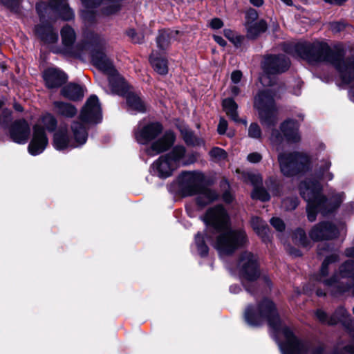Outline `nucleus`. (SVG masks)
<instances>
[{
	"instance_id": "f257e3e1",
	"label": "nucleus",
	"mask_w": 354,
	"mask_h": 354,
	"mask_svg": "<svg viewBox=\"0 0 354 354\" xmlns=\"http://www.w3.org/2000/svg\"><path fill=\"white\" fill-rule=\"evenodd\" d=\"M60 35L62 44L61 53L75 57H80L86 52L90 53L93 64L108 77L109 91L106 92L120 95L127 93L126 82L104 54L106 42L102 38L95 35L89 41L75 44V32L69 26H64L60 31Z\"/></svg>"
},
{
	"instance_id": "f03ea898",
	"label": "nucleus",
	"mask_w": 354,
	"mask_h": 354,
	"mask_svg": "<svg viewBox=\"0 0 354 354\" xmlns=\"http://www.w3.org/2000/svg\"><path fill=\"white\" fill-rule=\"evenodd\" d=\"M245 322L250 326H257L267 321L275 336L281 335L284 341L279 342L283 354H306L310 345L298 339L292 331L286 326H282L280 319L272 301L264 299L256 308L248 306L245 311Z\"/></svg>"
},
{
	"instance_id": "7ed1b4c3",
	"label": "nucleus",
	"mask_w": 354,
	"mask_h": 354,
	"mask_svg": "<svg viewBox=\"0 0 354 354\" xmlns=\"http://www.w3.org/2000/svg\"><path fill=\"white\" fill-rule=\"evenodd\" d=\"M295 48L299 57L309 62H326L335 66L343 83L350 86V98L354 102V59H344L342 52L331 49L322 41L299 42Z\"/></svg>"
},
{
	"instance_id": "20e7f679",
	"label": "nucleus",
	"mask_w": 354,
	"mask_h": 354,
	"mask_svg": "<svg viewBox=\"0 0 354 354\" xmlns=\"http://www.w3.org/2000/svg\"><path fill=\"white\" fill-rule=\"evenodd\" d=\"M203 221L207 225L219 232L212 245L220 256L233 254L248 241L244 230L228 229L230 217L221 205L209 208L203 217Z\"/></svg>"
},
{
	"instance_id": "39448f33",
	"label": "nucleus",
	"mask_w": 354,
	"mask_h": 354,
	"mask_svg": "<svg viewBox=\"0 0 354 354\" xmlns=\"http://www.w3.org/2000/svg\"><path fill=\"white\" fill-rule=\"evenodd\" d=\"M80 121H75L71 125L74 140L69 139L67 131L59 129L53 138V146L57 150H65L84 145L87 140L86 124H97L102 120V111L96 95H91L82 108Z\"/></svg>"
},
{
	"instance_id": "423d86ee",
	"label": "nucleus",
	"mask_w": 354,
	"mask_h": 354,
	"mask_svg": "<svg viewBox=\"0 0 354 354\" xmlns=\"http://www.w3.org/2000/svg\"><path fill=\"white\" fill-rule=\"evenodd\" d=\"M299 191L307 202V216L310 222L315 221L318 212L325 216L336 209L344 199L343 192L332 194L329 199L326 198L322 194L320 183L310 179L301 183Z\"/></svg>"
},
{
	"instance_id": "0eeeda50",
	"label": "nucleus",
	"mask_w": 354,
	"mask_h": 354,
	"mask_svg": "<svg viewBox=\"0 0 354 354\" xmlns=\"http://www.w3.org/2000/svg\"><path fill=\"white\" fill-rule=\"evenodd\" d=\"M163 126L158 122H151L144 125L139 124L135 131L137 142L142 145L151 143L146 149V153L154 156L167 151L175 142L176 136L170 130L166 131L161 137Z\"/></svg>"
},
{
	"instance_id": "6e6552de",
	"label": "nucleus",
	"mask_w": 354,
	"mask_h": 354,
	"mask_svg": "<svg viewBox=\"0 0 354 354\" xmlns=\"http://www.w3.org/2000/svg\"><path fill=\"white\" fill-rule=\"evenodd\" d=\"M37 11L40 17L41 24L35 27V33L45 43L54 44L58 40L57 32L48 23H44V11L46 12L49 9H55L60 17L66 21L71 20L74 17L72 10L68 8L66 0H50L49 5L44 2H39L36 5Z\"/></svg>"
},
{
	"instance_id": "1a4fd4ad",
	"label": "nucleus",
	"mask_w": 354,
	"mask_h": 354,
	"mask_svg": "<svg viewBox=\"0 0 354 354\" xmlns=\"http://www.w3.org/2000/svg\"><path fill=\"white\" fill-rule=\"evenodd\" d=\"M57 126L56 119L50 114H45L38 124L33 127L32 138L28 145V152L32 156L41 153L48 145V140L44 128L48 131L55 130Z\"/></svg>"
},
{
	"instance_id": "9d476101",
	"label": "nucleus",
	"mask_w": 354,
	"mask_h": 354,
	"mask_svg": "<svg viewBox=\"0 0 354 354\" xmlns=\"http://www.w3.org/2000/svg\"><path fill=\"white\" fill-rule=\"evenodd\" d=\"M254 106L259 112L263 124L269 126L275 123L277 109L272 92L270 89L261 91L256 95Z\"/></svg>"
},
{
	"instance_id": "9b49d317",
	"label": "nucleus",
	"mask_w": 354,
	"mask_h": 354,
	"mask_svg": "<svg viewBox=\"0 0 354 354\" xmlns=\"http://www.w3.org/2000/svg\"><path fill=\"white\" fill-rule=\"evenodd\" d=\"M278 160L281 173L292 176L309 168V158L300 153H279Z\"/></svg>"
},
{
	"instance_id": "f8f14e48",
	"label": "nucleus",
	"mask_w": 354,
	"mask_h": 354,
	"mask_svg": "<svg viewBox=\"0 0 354 354\" xmlns=\"http://www.w3.org/2000/svg\"><path fill=\"white\" fill-rule=\"evenodd\" d=\"M203 175L200 172L185 171L178 178L179 190L184 196L196 195L203 187Z\"/></svg>"
},
{
	"instance_id": "ddd939ff",
	"label": "nucleus",
	"mask_w": 354,
	"mask_h": 354,
	"mask_svg": "<svg viewBox=\"0 0 354 354\" xmlns=\"http://www.w3.org/2000/svg\"><path fill=\"white\" fill-rule=\"evenodd\" d=\"M290 66V61L284 55H269L265 57L263 68L265 74L260 77L263 85H270L268 82L269 75L283 73Z\"/></svg>"
},
{
	"instance_id": "4468645a",
	"label": "nucleus",
	"mask_w": 354,
	"mask_h": 354,
	"mask_svg": "<svg viewBox=\"0 0 354 354\" xmlns=\"http://www.w3.org/2000/svg\"><path fill=\"white\" fill-rule=\"evenodd\" d=\"M237 269L243 279L252 283L259 276L257 257L250 252H244L239 258Z\"/></svg>"
},
{
	"instance_id": "2eb2a0df",
	"label": "nucleus",
	"mask_w": 354,
	"mask_h": 354,
	"mask_svg": "<svg viewBox=\"0 0 354 354\" xmlns=\"http://www.w3.org/2000/svg\"><path fill=\"white\" fill-rule=\"evenodd\" d=\"M344 224H340L339 227L328 222H322L314 226L310 232V236L313 241L333 239L341 232H345Z\"/></svg>"
},
{
	"instance_id": "dca6fc26",
	"label": "nucleus",
	"mask_w": 354,
	"mask_h": 354,
	"mask_svg": "<svg viewBox=\"0 0 354 354\" xmlns=\"http://www.w3.org/2000/svg\"><path fill=\"white\" fill-rule=\"evenodd\" d=\"M10 134L12 140L19 144L27 142L30 135V127L25 120L15 121L10 129Z\"/></svg>"
},
{
	"instance_id": "f3484780",
	"label": "nucleus",
	"mask_w": 354,
	"mask_h": 354,
	"mask_svg": "<svg viewBox=\"0 0 354 354\" xmlns=\"http://www.w3.org/2000/svg\"><path fill=\"white\" fill-rule=\"evenodd\" d=\"M176 169L165 155L161 156L151 165L153 174L160 178L169 177Z\"/></svg>"
},
{
	"instance_id": "a211bd4d",
	"label": "nucleus",
	"mask_w": 354,
	"mask_h": 354,
	"mask_svg": "<svg viewBox=\"0 0 354 354\" xmlns=\"http://www.w3.org/2000/svg\"><path fill=\"white\" fill-rule=\"evenodd\" d=\"M85 9H89L98 4L102 5V12L109 15L116 12L120 7L121 0H81Z\"/></svg>"
},
{
	"instance_id": "6ab92c4d",
	"label": "nucleus",
	"mask_w": 354,
	"mask_h": 354,
	"mask_svg": "<svg viewBox=\"0 0 354 354\" xmlns=\"http://www.w3.org/2000/svg\"><path fill=\"white\" fill-rule=\"evenodd\" d=\"M44 80L49 88H57L62 86L67 80L66 75L56 68H48L43 74Z\"/></svg>"
},
{
	"instance_id": "aec40b11",
	"label": "nucleus",
	"mask_w": 354,
	"mask_h": 354,
	"mask_svg": "<svg viewBox=\"0 0 354 354\" xmlns=\"http://www.w3.org/2000/svg\"><path fill=\"white\" fill-rule=\"evenodd\" d=\"M298 128V124L292 120H286L281 125L283 136L288 142H297L300 140Z\"/></svg>"
},
{
	"instance_id": "412c9836",
	"label": "nucleus",
	"mask_w": 354,
	"mask_h": 354,
	"mask_svg": "<svg viewBox=\"0 0 354 354\" xmlns=\"http://www.w3.org/2000/svg\"><path fill=\"white\" fill-rule=\"evenodd\" d=\"M165 156L176 168L189 164V160H187L185 148L183 146H176Z\"/></svg>"
},
{
	"instance_id": "4be33fe9",
	"label": "nucleus",
	"mask_w": 354,
	"mask_h": 354,
	"mask_svg": "<svg viewBox=\"0 0 354 354\" xmlns=\"http://www.w3.org/2000/svg\"><path fill=\"white\" fill-rule=\"evenodd\" d=\"M196 195V203L201 207L207 205L216 201L219 197L218 194L216 191L204 186L201 187Z\"/></svg>"
},
{
	"instance_id": "5701e85b",
	"label": "nucleus",
	"mask_w": 354,
	"mask_h": 354,
	"mask_svg": "<svg viewBox=\"0 0 354 354\" xmlns=\"http://www.w3.org/2000/svg\"><path fill=\"white\" fill-rule=\"evenodd\" d=\"M62 94L71 100H80L84 97V89L79 84L71 83L62 89Z\"/></svg>"
},
{
	"instance_id": "b1692460",
	"label": "nucleus",
	"mask_w": 354,
	"mask_h": 354,
	"mask_svg": "<svg viewBox=\"0 0 354 354\" xmlns=\"http://www.w3.org/2000/svg\"><path fill=\"white\" fill-rule=\"evenodd\" d=\"M251 225L253 230L261 237L263 241L269 239V229L265 221L257 216H254L251 219Z\"/></svg>"
},
{
	"instance_id": "393cba45",
	"label": "nucleus",
	"mask_w": 354,
	"mask_h": 354,
	"mask_svg": "<svg viewBox=\"0 0 354 354\" xmlns=\"http://www.w3.org/2000/svg\"><path fill=\"white\" fill-rule=\"evenodd\" d=\"M127 104L129 111L143 113L145 111V106L139 96L129 93L127 95Z\"/></svg>"
},
{
	"instance_id": "a878e982",
	"label": "nucleus",
	"mask_w": 354,
	"mask_h": 354,
	"mask_svg": "<svg viewBox=\"0 0 354 354\" xmlns=\"http://www.w3.org/2000/svg\"><path fill=\"white\" fill-rule=\"evenodd\" d=\"M150 63L154 71L158 73L160 75L167 73V62L165 58L158 57L156 53L153 52L150 56Z\"/></svg>"
},
{
	"instance_id": "bb28decb",
	"label": "nucleus",
	"mask_w": 354,
	"mask_h": 354,
	"mask_svg": "<svg viewBox=\"0 0 354 354\" xmlns=\"http://www.w3.org/2000/svg\"><path fill=\"white\" fill-rule=\"evenodd\" d=\"M245 26L247 28V36L251 39L256 38L259 35L265 32L267 28L266 24L264 21L254 23L248 22V25Z\"/></svg>"
},
{
	"instance_id": "cd10ccee",
	"label": "nucleus",
	"mask_w": 354,
	"mask_h": 354,
	"mask_svg": "<svg viewBox=\"0 0 354 354\" xmlns=\"http://www.w3.org/2000/svg\"><path fill=\"white\" fill-rule=\"evenodd\" d=\"M54 106L56 111L64 117L72 118L77 113L76 108L69 103L55 102Z\"/></svg>"
},
{
	"instance_id": "c85d7f7f",
	"label": "nucleus",
	"mask_w": 354,
	"mask_h": 354,
	"mask_svg": "<svg viewBox=\"0 0 354 354\" xmlns=\"http://www.w3.org/2000/svg\"><path fill=\"white\" fill-rule=\"evenodd\" d=\"M223 107L227 116L235 122L239 121L237 113L238 106L232 98L223 100Z\"/></svg>"
},
{
	"instance_id": "c756f323",
	"label": "nucleus",
	"mask_w": 354,
	"mask_h": 354,
	"mask_svg": "<svg viewBox=\"0 0 354 354\" xmlns=\"http://www.w3.org/2000/svg\"><path fill=\"white\" fill-rule=\"evenodd\" d=\"M350 315L344 307L337 308L334 315L330 317L329 324L333 325L338 322L346 324L347 321H350Z\"/></svg>"
},
{
	"instance_id": "7c9ffc66",
	"label": "nucleus",
	"mask_w": 354,
	"mask_h": 354,
	"mask_svg": "<svg viewBox=\"0 0 354 354\" xmlns=\"http://www.w3.org/2000/svg\"><path fill=\"white\" fill-rule=\"evenodd\" d=\"M206 234L198 232L195 236L194 245L196 248L197 252L202 257L207 255L209 248L205 243V237Z\"/></svg>"
},
{
	"instance_id": "2f4dec72",
	"label": "nucleus",
	"mask_w": 354,
	"mask_h": 354,
	"mask_svg": "<svg viewBox=\"0 0 354 354\" xmlns=\"http://www.w3.org/2000/svg\"><path fill=\"white\" fill-rule=\"evenodd\" d=\"M173 32L169 30H162L157 37V45L160 50H165L170 44Z\"/></svg>"
},
{
	"instance_id": "473e14b6",
	"label": "nucleus",
	"mask_w": 354,
	"mask_h": 354,
	"mask_svg": "<svg viewBox=\"0 0 354 354\" xmlns=\"http://www.w3.org/2000/svg\"><path fill=\"white\" fill-rule=\"evenodd\" d=\"M330 165L331 163L328 160H324L317 171V176L323 180H331L333 178V174L328 171Z\"/></svg>"
},
{
	"instance_id": "72a5a7b5",
	"label": "nucleus",
	"mask_w": 354,
	"mask_h": 354,
	"mask_svg": "<svg viewBox=\"0 0 354 354\" xmlns=\"http://www.w3.org/2000/svg\"><path fill=\"white\" fill-rule=\"evenodd\" d=\"M293 241L302 247H308L310 241L308 239L306 232L302 229H297L293 234Z\"/></svg>"
},
{
	"instance_id": "f704fd0d",
	"label": "nucleus",
	"mask_w": 354,
	"mask_h": 354,
	"mask_svg": "<svg viewBox=\"0 0 354 354\" xmlns=\"http://www.w3.org/2000/svg\"><path fill=\"white\" fill-rule=\"evenodd\" d=\"M223 32L225 37L233 43L236 47L241 46L244 39L243 36L236 35L230 29H225Z\"/></svg>"
},
{
	"instance_id": "c9c22d12",
	"label": "nucleus",
	"mask_w": 354,
	"mask_h": 354,
	"mask_svg": "<svg viewBox=\"0 0 354 354\" xmlns=\"http://www.w3.org/2000/svg\"><path fill=\"white\" fill-rule=\"evenodd\" d=\"M180 131L181 132V134L183 137L185 142L187 145H195L198 144L197 139L194 137L193 133L191 131H189L187 128H186L185 127H181L180 129Z\"/></svg>"
},
{
	"instance_id": "e433bc0d",
	"label": "nucleus",
	"mask_w": 354,
	"mask_h": 354,
	"mask_svg": "<svg viewBox=\"0 0 354 354\" xmlns=\"http://www.w3.org/2000/svg\"><path fill=\"white\" fill-rule=\"evenodd\" d=\"M251 196L252 198L259 199L261 201H267L270 199L269 194L262 187L254 189Z\"/></svg>"
},
{
	"instance_id": "4c0bfd02",
	"label": "nucleus",
	"mask_w": 354,
	"mask_h": 354,
	"mask_svg": "<svg viewBox=\"0 0 354 354\" xmlns=\"http://www.w3.org/2000/svg\"><path fill=\"white\" fill-rule=\"evenodd\" d=\"M248 136L253 139H259L261 137V129L257 123H251L248 128Z\"/></svg>"
},
{
	"instance_id": "58836bf2",
	"label": "nucleus",
	"mask_w": 354,
	"mask_h": 354,
	"mask_svg": "<svg viewBox=\"0 0 354 354\" xmlns=\"http://www.w3.org/2000/svg\"><path fill=\"white\" fill-rule=\"evenodd\" d=\"M270 140L273 147H276L277 150H279V146L283 142V138L278 131L274 130L272 132Z\"/></svg>"
},
{
	"instance_id": "ea45409f",
	"label": "nucleus",
	"mask_w": 354,
	"mask_h": 354,
	"mask_svg": "<svg viewBox=\"0 0 354 354\" xmlns=\"http://www.w3.org/2000/svg\"><path fill=\"white\" fill-rule=\"evenodd\" d=\"M299 201L297 197L287 198L282 202V206L286 210H293L298 205Z\"/></svg>"
},
{
	"instance_id": "a19ab883",
	"label": "nucleus",
	"mask_w": 354,
	"mask_h": 354,
	"mask_svg": "<svg viewBox=\"0 0 354 354\" xmlns=\"http://www.w3.org/2000/svg\"><path fill=\"white\" fill-rule=\"evenodd\" d=\"M209 154L212 157H213L218 160H224L227 157L226 152L223 149L218 148V147L213 148L210 151Z\"/></svg>"
},
{
	"instance_id": "79ce46f5",
	"label": "nucleus",
	"mask_w": 354,
	"mask_h": 354,
	"mask_svg": "<svg viewBox=\"0 0 354 354\" xmlns=\"http://www.w3.org/2000/svg\"><path fill=\"white\" fill-rule=\"evenodd\" d=\"M248 180L255 188H259V185L262 184V178L259 174H250L248 175Z\"/></svg>"
},
{
	"instance_id": "37998d69",
	"label": "nucleus",
	"mask_w": 354,
	"mask_h": 354,
	"mask_svg": "<svg viewBox=\"0 0 354 354\" xmlns=\"http://www.w3.org/2000/svg\"><path fill=\"white\" fill-rule=\"evenodd\" d=\"M270 223L279 232H282L285 229L283 221L279 218H272L270 220Z\"/></svg>"
},
{
	"instance_id": "c03bdc74",
	"label": "nucleus",
	"mask_w": 354,
	"mask_h": 354,
	"mask_svg": "<svg viewBox=\"0 0 354 354\" xmlns=\"http://www.w3.org/2000/svg\"><path fill=\"white\" fill-rule=\"evenodd\" d=\"M257 17H258V14L255 10L250 9L249 10H248V12H246V16H245V19H246L245 26L248 25V22L254 23V21H256Z\"/></svg>"
},
{
	"instance_id": "a18cd8bd",
	"label": "nucleus",
	"mask_w": 354,
	"mask_h": 354,
	"mask_svg": "<svg viewBox=\"0 0 354 354\" xmlns=\"http://www.w3.org/2000/svg\"><path fill=\"white\" fill-rule=\"evenodd\" d=\"M345 28V24L342 22H333L330 24V28L333 32H339L343 30Z\"/></svg>"
},
{
	"instance_id": "49530a36",
	"label": "nucleus",
	"mask_w": 354,
	"mask_h": 354,
	"mask_svg": "<svg viewBox=\"0 0 354 354\" xmlns=\"http://www.w3.org/2000/svg\"><path fill=\"white\" fill-rule=\"evenodd\" d=\"M247 159L250 162L257 163L261 160L262 156L260 153L254 152L248 154Z\"/></svg>"
},
{
	"instance_id": "de8ad7c7",
	"label": "nucleus",
	"mask_w": 354,
	"mask_h": 354,
	"mask_svg": "<svg viewBox=\"0 0 354 354\" xmlns=\"http://www.w3.org/2000/svg\"><path fill=\"white\" fill-rule=\"evenodd\" d=\"M227 121L221 118L218 125V132L219 134H224L227 130Z\"/></svg>"
},
{
	"instance_id": "09e8293b",
	"label": "nucleus",
	"mask_w": 354,
	"mask_h": 354,
	"mask_svg": "<svg viewBox=\"0 0 354 354\" xmlns=\"http://www.w3.org/2000/svg\"><path fill=\"white\" fill-rule=\"evenodd\" d=\"M316 317L317 318L323 323H327L329 324L330 318H328L327 315L321 310H318L316 312Z\"/></svg>"
},
{
	"instance_id": "8fccbe9b",
	"label": "nucleus",
	"mask_w": 354,
	"mask_h": 354,
	"mask_svg": "<svg viewBox=\"0 0 354 354\" xmlns=\"http://www.w3.org/2000/svg\"><path fill=\"white\" fill-rule=\"evenodd\" d=\"M209 26L212 29H219L223 27V23L220 19L214 18L211 20Z\"/></svg>"
},
{
	"instance_id": "3c124183",
	"label": "nucleus",
	"mask_w": 354,
	"mask_h": 354,
	"mask_svg": "<svg viewBox=\"0 0 354 354\" xmlns=\"http://www.w3.org/2000/svg\"><path fill=\"white\" fill-rule=\"evenodd\" d=\"M242 78V73L240 71H233L231 74L232 82L238 84Z\"/></svg>"
},
{
	"instance_id": "603ef678",
	"label": "nucleus",
	"mask_w": 354,
	"mask_h": 354,
	"mask_svg": "<svg viewBox=\"0 0 354 354\" xmlns=\"http://www.w3.org/2000/svg\"><path fill=\"white\" fill-rule=\"evenodd\" d=\"M223 200L226 203H230L234 200V196L229 192H226L223 194Z\"/></svg>"
},
{
	"instance_id": "864d4df0",
	"label": "nucleus",
	"mask_w": 354,
	"mask_h": 354,
	"mask_svg": "<svg viewBox=\"0 0 354 354\" xmlns=\"http://www.w3.org/2000/svg\"><path fill=\"white\" fill-rule=\"evenodd\" d=\"M214 41L221 46H225L226 45V41L221 36L214 35Z\"/></svg>"
},
{
	"instance_id": "5fc2aeb1",
	"label": "nucleus",
	"mask_w": 354,
	"mask_h": 354,
	"mask_svg": "<svg viewBox=\"0 0 354 354\" xmlns=\"http://www.w3.org/2000/svg\"><path fill=\"white\" fill-rule=\"evenodd\" d=\"M345 253L347 257L354 258V246L347 248Z\"/></svg>"
},
{
	"instance_id": "6e6d98bb",
	"label": "nucleus",
	"mask_w": 354,
	"mask_h": 354,
	"mask_svg": "<svg viewBox=\"0 0 354 354\" xmlns=\"http://www.w3.org/2000/svg\"><path fill=\"white\" fill-rule=\"evenodd\" d=\"M231 94L234 96H236L239 94L240 93V89L239 88V86H232L231 87Z\"/></svg>"
},
{
	"instance_id": "4d7b16f0",
	"label": "nucleus",
	"mask_w": 354,
	"mask_h": 354,
	"mask_svg": "<svg viewBox=\"0 0 354 354\" xmlns=\"http://www.w3.org/2000/svg\"><path fill=\"white\" fill-rule=\"evenodd\" d=\"M230 290L231 292L236 294L240 292L241 288L238 285H232L230 287Z\"/></svg>"
},
{
	"instance_id": "13d9d810",
	"label": "nucleus",
	"mask_w": 354,
	"mask_h": 354,
	"mask_svg": "<svg viewBox=\"0 0 354 354\" xmlns=\"http://www.w3.org/2000/svg\"><path fill=\"white\" fill-rule=\"evenodd\" d=\"M250 2L254 6L259 7L263 5V0H250Z\"/></svg>"
},
{
	"instance_id": "bf43d9fd",
	"label": "nucleus",
	"mask_w": 354,
	"mask_h": 354,
	"mask_svg": "<svg viewBox=\"0 0 354 354\" xmlns=\"http://www.w3.org/2000/svg\"><path fill=\"white\" fill-rule=\"evenodd\" d=\"M289 253L295 257H299L301 255V253L300 251H299L298 250H296V249H290L289 250Z\"/></svg>"
},
{
	"instance_id": "052dcab7",
	"label": "nucleus",
	"mask_w": 354,
	"mask_h": 354,
	"mask_svg": "<svg viewBox=\"0 0 354 354\" xmlns=\"http://www.w3.org/2000/svg\"><path fill=\"white\" fill-rule=\"evenodd\" d=\"M310 354H325L322 348L319 347L310 351Z\"/></svg>"
},
{
	"instance_id": "680f3d73",
	"label": "nucleus",
	"mask_w": 354,
	"mask_h": 354,
	"mask_svg": "<svg viewBox=\"0 0 354 354\" xmlns=\"http://www.w3.org/2000/svg\"><path fill=\"white\" fill-rule=\"evenodd\" d=\"M88 12H89V10H82V18H84V19H88L89 17H90L88 16L89 15Z\"/></svg>"
},
{
	"instance_id": "e2e57ef3",
	"label": "nucleus",
	"mask_w": 354,
	"mask_h": 354,
	"mask_svg": "<svg viewBox=\"0 0 354 354\" xmlns=\"http://www.w3.org/2000/svg\"><path fill=\"white\" fill-rule=\"evenodd\" d=\"M297 85L298 86V89L294 91V94L296 95H299L301 93L300 89L301 87V82L300 81H298Z\"/></svg>"
},
{
	"instance_id": "0e129e2a",
	"label": "nucleus",
	"mask_w": 354,
	"mask_h": 354,
	"mask_svg": "<svg viewBox=\"0 0 354 354\" xmlns=\"http://www.w3.org/2000/svg\"><path fill=\"white\" fill-rule=\"evenodd\" d=\"M128 35H129V36H130L133 39L134 42H139L138 40H136V39H134V36L136 35V32H135L134 30H129Z\"/></svg>"
},
{
	"instance_id": "69168bd1",
	"label": "nucleus",
	"mask_w": 354,
	"mask_h": 354,
	"mask_svg": "<svg viewBox=\"0 0 354 354\" xmlns=\"http://www.w3.org/2000/svg\"><path fill=\"white\" fill-rule=\"evenodd\" d=\"M345 350L346 352H348L349 353L354 354V347L353 346H348L345 348Z\"/></svg>"
},
{
	"instance_id": "338daca9",
	"label": "nucleus",
	"mask_w": 354,
	"mask_h": 354,
	"mask_svg": "<svg viewBox=\"0 0 354 354\" xmlns=\"http://www.w3.org/2000/svg\"><path fill=\"white\" fill-rule=\"evenodd\" d=\"M348 208H349V209L348 210L349 212H354V203L352 202V203H350L348 206H347Z\"/></svg>"
},
{
	"instance_id": "774afa93",
	"label": "nucleus",
	"mask_w": 354,
	"mask_h": 354,
	"mask_svg": "<svg viewBox=\"0 0 354 354\" xmlns=\"http://www.w3.org/2000/svg\"><path fill=\"white\" fill-rule=\"evenodd\" d=\"M14 107H15V109L16 111H23L22 106L20 104H15L14 105Z\"/></svg>"
}]
</instances>
